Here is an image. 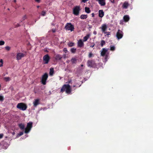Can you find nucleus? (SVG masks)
<instances>
[{"label": "nucleus", "instance_id": "27", "mask_svg": "<svg viewBox=\"0 0 153 153\" xmlns=\"http://www.w3.org/2000/svg\"><path fill=\"white\" fill-rule=\"evenodd\" d=\"M105 44V41L104 40H101V47H102Z\"/></svg>", "mask_w": 153, "mask_h": 153}, {"label": "nucleus", "instance_id": "9", "mask_svg": "<svg viewBox=\"0 0 153 153\" xmlns=\"http://www.w3.org/2000/svg\"><path fill=\"white\" fill-rule=\"evenodd\" d=\"M26 56V54H24L22 53H17L16 56V59L18 60H20L22 59V58Z\"/></svg>", "mask_w": 153, "mask_h": 153}, {"label": "nucleus", "instance_id": "54", "mask_svg": "<svg viewBox=\"0 0 153 153\" xmlns=\"http://www.w3.org/2000/svg\"><path fill=\"white\" fill-rule=\"evenodd\" d=\"M73 87H76V85H74L73 86Z\"/></svg>", "mask_w": 153, "mask_h": 153}, {"label": "nucleus", "instance_id": "36", "mask_svg": "<svg viewBox=\"0 0 153 153\" xmlns=\"http://www.w3.org/2000/svg\"><path fill=\"white\" fill-rule=\"evenodd\" d=\"M3 63V60L2 59H1L0 60V67L2 66Z\"/></svg>", "mask_w": 153, "mask_h": 153}, {"label": "nucleus", "instance_id": "8", "mask_svg": "<svg viewBox=\"0 0 153 153\" xmlns=\"http://www.w3.org/2000/svg\"><path fill=\"white\" fill-rule=\"evenodd\" d=\"M123 32L120 30H118L116 34V37L118 39H119L123 37Z\"/></svg>", "mask_w": 153, "mask_h": 153}, {"label": "nucleus", "instance_id": "22", "mask_svg": "<svg viewBox=\"0 0 153 153\" xmlns=\"http://www.w3.org/2000/svg\"><path fill=\"white\" fill-rule=\"evenodd\" d=\"M85 12L87 13H90L91 11L90 9V8L87 7H85Z\"/></svg>", "mask_w": 153, "mask_h": 153}, {"label": "nucleus", "instance_id": "47", "mask_svg": "<svg viewBox=\"0 0 153 153\" xmlns=\"http://www.w3.org/2000/svg\"><path fill=\"white\" fill-rule=\"evenodd\" d=\"M35 1L38 3H39L40 2V0H35Z\"/></svg>", "mask_w": 153, "mask_h": 153}, {"label": "nucleus", "instance_id": "21", "mask_svg": "<svg viewBox=\"0 0 153 153\" xmlns=\"http://www.w3.org/2000/svg\"><path fill=\"white\" fill-rule=\"evenodd\" d=\"M88 17L87 15L82 14L80 16V18L82 19H86Z\"/></svg>", "mask_w": 153, "mask_h": 153}, {"label": "nucleus", "instance_id": "2", "mask_svg": "<svg viewBox=\"0 0 153 153\" xmlns=\"http://www.w3.org/2000/svg\"><path fill=\"white\" fill-rule=\"evenodd\" d=\"M16 107L22 111H24L26 109L27 106L26 104L23 103H20L17 104Z\"/></svg>", "mask_w": 153, "mask_h": 153}, {"label": "nucleus", "instance_id": "32", "mask_svg": "<svg viewBox=\"0 0 153 153\" xmlns=\"http://www.w3.org/2000/svg\"><path fill=\"white\" fill-rule=\"evenodd\" d=\"M4 42L3 41H0V45H3L4 44Z\"/></svg>", "mask_w": 153, "mask_h": 153}, {"label": "nucleus", "instance_id": "5", "mask_svg": "<svg viewBox=\"0 0 153 153\" xmlns=\"http://www.w3.org/2000/svg\"><path fill=\"white\" fill-rule=\"evenodd\" d=\"M32 123L31 122L27 123V127L25 128V133L27 134L29 132L32 127Z\"/></svg>", "mask_w": 153, "mask_h": 153}, {"label": "nucleus", "instance_id": "4", "mask_svg": "<svg viewBox=\"0 0 153 153\" xmlns=\"http://www.w3.org/2000/svg\"><path fill=\"white\" fill-rule=\"evenodd\" d=\"M80 10V7L79 6H76L73 9V13L75 15L78 16Z\"/></svg>", "mask_w": 153, "mask_h": 153}, {"label": "nucleus", "instance_id": "29", "mask_svg": "<svg viewBox=\"0 0 153 153\" xmlns=\"http://www.w3.org/2000/svg\"><path fill=\"white\" fill-rule=\"evenodd\" d=\"M110 47L111 51H114L115 50V48L114 46H110Z\"/></svg>", "mask_w": 153, "mask_h": 153}, {"label": "nucleus", "instance_id": "26", "mask_svg": "<svg viewBox=\"0 0 153 153\" xmlns=\"http://www.w3.org/2000/svg\"><path fill=\"white\" fill-rule=\"evenodd\" d=\"M70 51L72 53H74L76 52V49L74 48H72L71 49Z\"/></svg>", "mask_w": 153, "mask_h": 153}, {"label": "nucleus", "instance_id": "19", "mask_svg": "<svg viewBox=\"0 0 153 153\" xmlns=\"http://www.w3.org/2000/svg\"><path fill=\"white\" fill-rule=\"evenodd\" d=\"M20 129L22 130H25V126L24 124L20 123L18 125Z\"/></svg>", "mask_w": 153, "mask_h": 153}, {"label": "nucleus", "instance_id": "30", "mask_svg": "<svg viewBox=\"0 0 153 153\" xmlns=\"http://www.w3.org/2000/svg\"><path fill=\"white\" fill-rule=\"evenodd\" d=\"M46 14V12L45 11H42L41 13V15L42 16H44Z\"/></svg>", "mask_w": 153, "mask_h": 153}, {"label": "nucleus", "instance_id": "35", "mask_svg": "<svg viewBox=\"0 0 153 153\" xmlns=\"http://www.w3.org/2000/svg\"><path fill=\"white\" fill-rule=\"evenodd\" d=\"M4 79L6 81H9L10 80V78L9 77H6L4 78Z\"/></svg>", "mask_w": 153, "mask_h": 153}, {"label": "nucleus", "instance_id": "10", "mask_svg": "<svg viewBox=\"0 0 153 153\" xmlns=\"http://www.w3.org/2000/svg\"><path fill=\"white\" fill-rule=\"evenodd\" d=\"M50 59V57L48 54H46L43 57V60L45 64H48Z\"/></svg>", "mask_w": 153, "mask_h": 153}, {"label": "nucleus", "instance_id": "38", "mask_svg": "<svg viewBox=\"0 0 153 153\" xmlns=\"http://www.w3.org/2000/svg\"><path fill=\"white\" fill-rule=\"evenodd\" d=\"M20 25L19 24H17L14 25V27H19L20 26Z\"/></svg>", "mask_w": 153, "mask_h": 153}, {"label": "nucleus", "instance_id": "57", "mask_svg": "<svg viewBox=\"0 0 153 153\" xmlns=\"http://www.w3.org/2000/svg\"><path fill=\"white\" fill-rule=\"evenodd\" d=\"M8 10H10V9H9V8H8Z\"/></svg>", "mask_w": 153, "mask_h": 153}, {"label": "nucleus", "instance_id": "1", "mask_svg": "<svg viewBox=\"0 0 153 153\" xmlns=\"http://www.w3.org/2000/svg\"><path fill=\"white\" fill-rule=\"evenodd\" d=\"M65 91L66 93L68 94H69L71 92V88L69 85H64L61 88L60 92L63 93Z\"/></svg>", "mask_w": 153, "mask_h": 153}, {"label": "nucleus", "instance_id": "14", "mask_svg": "<svg viewBox=\"0 0 153 153\" xmlns=\"http://www.w3.org/2000/svg\"><path fill=\"white\" fill-rule=\"evenodd\" d=\"M84 43L82 39L79 40L78 42V46L79 47H82L84 46Z\"/></svg>", "mask_w": 153, "mask_h": 153}, {"label": "nucleus", "instance_id": "24", "mask_svg": "<svg viewBox=\"0 0 153 153\" xmlns=\"http://www.w3.org/2000/svg\"><path fill=\"white\" fill-rule=\"evenodd\" d=\"M61 56L59 54L57 55L55 57V59L56 60H60L62 58Z\"/></svg>", "mask_w": 153, "mask_h": 153}, {"label": "nucleus", "instance_id": "18", "mask_svg": "<svg viewBox=\"0 0 153 153\" xmlns=\"http://www.w3.org/2000/svg\"><path fill=\"white\" fill-rule=\"evenodd\" d=\"M39 104V100L36 99L33 102V106L36 107Z\"/></svg>", "mask_w": 153, "mask_h": 153}, {"label": "nucleus", "instance_id": "39", "mask_svg": "<svg viewBox=\"0 0 153 153\" xmlns=\"http://www.w3.org/2000/svg\"><path fill=\"white\" fill-rule=\"evenodd\" d=\"M93 56V54L91 53H89V55H88V57L89 58Z\"/></svg>", "mask_w": 153, "mask_h": 153}, {"label": "nucleus", "instance_id": "41", "mask_svg": "<svg viewBox=\"0 0 153 153\" xmlns=\"http://www.w3.org/2000/svg\"><path fill=\"white\" fill-rule=\"evenodd\" d=\"M94 45L95 44H94V43H92L91 45H90V47L91 48H93L94 46Z\"/></svg>", "mask_w": 153, "mask_h": 153}, {"label": "nucleus", "instance_id": "56", "mask_svg": "<svg viewBox=\"0 0 153 153\" xmlns=\"http://www.w3.org/2000/svg\"><path fill=\"white\" fill-rule=\"evenodd\" d=\"M14 134H15V133L14 132H13V134L14 135Z\"/></svg>", "mask_w": 153, "mask_h": 153}, {"label": "nucleus", "instance_id": "50", "mask_svg": "<svg viewBox=\"0 0 153 153\" xmlns=\"http://www.w3.org/2000/svg\"><path fill=\"white\" fill-rule=\"evenodd\" d=\"M94 34H97V32L96 31H94L93 33Z\"/></svg>", "mask_w": 153, "mask_h": 153}, {"label": "nucleus", "instance_id": "58", "mask_svg": "<svg viewBox=\"0 0 153 153\" xmlns=\"http://www.w3.org/2000/svg\"><path fill=\"white\" fill-rule=\"evenodd\" d=\"M81 86V85H79V87Z\"/></svg>", "mask_w": 153, "mask_h": 153}, {"label": "nucleus", "instance_id": "44", "mask_svg": "<svg viewBox=\"0 0 153 153\" xmlns=\"http://www.w3.org/2000/svg\"><path fill=\"white\" fill-rule=\"evenodd\" d=\"M4 136V135L3 134H0V139L2 138L3 136Z\"/></svg>", "mask_w": 153, "mask_h": 153}, {"label": "nucleus", "instance_id": "53", "mask_svg": "<svg viewBox=\"0 0 153 153\" xmlns=\"http://www.w3.org/2000/svg\"><path fill=\"white\" fill-rule=\"evenodd\" d=\"M14 2H16V0H14Z\"/></svg>", "mask_w": 153, "mask_h": 153}, {"label": "nucleus", "instance_id": "33", "mask_svg": "<svg viewBox=\"0 0 153 153\" xmlns=\"http://www.w3.org/2000/svg\"><path fill=\"white\" fill-rule=\"evenodd\" d=\"M5 48L7 50L9 51L10 49V48L9 46H7L5 47Z\"/></svg>", "mask_w": 153, "mask_h": 153}, {"label": "nucleus", "instance_id": "49", "mask_svg": "<svg viewBox=\"0 0 153 153\" xmlns=\"http://www.w3.org/2000/svg\"><path fill=\"white\" fill-rule=\"evenodd\" d=\"M123 22V20H120V24H122V22Z\"/></svg>", "mask_w": 153, "mask_h": 153}, {"label": "nucleus", "instance_id": "3", "mask_svg": "<svg viewBox=\"0 0 153 153\" xmlns=\"http://www.w3.org/2000/svg\"><path fill=\"white\" fill-rule=\"evenodd\" d=\"M65 29L66 30H70L71 31H74V25L71 23H68L65 27Z\"/></svg>", "mask_w": 153, "mask_h": 153}, {"label": "nucleus", "instance_id": "11", "mask_svg": "<svg viewBox=\"0 0 153 153\" xmlns=\"http://www.w3.org/2000/svg\"><path fill=\"white\" fill-rule=\"evenodd\" d=\"M101 28L102 32L104 33L105 34H106L107 33V32H105L107 28V27L106 24H104L102 25Z\"/></svg>", "mask_w": 153, "mask_h": 153}, {"label": "nucleus", "instance_id": "55", "mask_svg": "<svg viewBox=\"0 0 153 153\" xmlns=\"http://www.w3.org/2000/svg\"><path fill=\"white\" fill-rule=\"evenodd\" d=\"M39 6H37V8H39Z\"/></svg>", "mask_w": 153, "mask_h": 153}, {"label": "nucleus", "instance_id": "25", "mask_svg": "<svg viewBox=\"0 0 153 153\" xmlns=\"http://www.w3.org/2000/svg\"><path fill=\"white\" fill-rule=\"evenodd\" d=\"M54 73V70L53 68H51L50 69V75L51 76L53 75V74Z\"/></svg>", "mask_w": 153, "mask_h": 153}, {"label": "nucleus", "instance_id": "16", "mask_svg": "<svg viewBox=\"0 0 153 153\" xmlns=\"http://www.w3.org/2000/svg\"><path fill=\"white\" fill-rule=\"evenodd\" d=\"M104 12L102 10H100L99 11V16L100 17H102L104 16Z\"/></svg>", "mask_w": 153, "mask_h": 153}, {"label": "nucleus", "instance_id": "17", "mask_svg": "<svg viewBox=\"0 0 153 153\" xmlns=\"http://www.w3.org/2000/svg\"><path fill=\"white\" fill-rule=\"evenodd\" d=\"M123 19L124 21L126 22H128L130 19L129 16L128 15H125L123 17Z\"/></svg>", "mask_w": 153, "mask_h": 153}, {"label": "nucleus", "instance_id": "42", "mask_svg": "<svg viewBox=\"0 0 153 153\" xmlns=\"http://www.w3.org/2000/svg\"><path fill=\"white\" fill-rule=\"evenodd\" d=\"M105 59L106 60V61H107V58H108V55L107 54H106L105 55Z\"/></svg>", "mask_w": 153, "mask_h": 153}, {"label": "nucleus", "instance_id": "40", "mask_svg": "<svg viewBox=\"0 0 153 153\" xmlns=\"http://www.w3.org/2000/svg\"><path fill=\"white\" fill-rule=\"evenodd\" d=\"M23 134V132L22 131H21V132H19V133L18 134V135L19 136H21Z\"/></svg>", "mask_w": 153, "mask_h": 153}, {"label": "nucleus", "instance_id": "28", "mask_svg": "<svg viewBox=\"0 0 153 153\" xmlns=\"http://www.w3.org/2000/svg\"><path fill=\"white\" fill-rule=\"evenodd\" d=\"M74 45V43L72 42H70L68 44V46L70 47L73 46Z\"/></svg>", "mask_w": 153, "mask_h": 153}, {"label": "nucleus", "instance_id": "23", "mask_svg": "<svg viewBox=\"0 0 153 153\" xmlns=\"http://www.w3.org/2000/svg\"><path fill=\"white\" fill-rule=\"evenodd\" d=\"M71 61L73 64H76L77 62V60L76 58H72L71 59Z\"/></svg>", "mask_w": 153, "mask_h": 153}, {"label": "nucleus", "instance_id": "6", "mask_svg": "<svg viewBox=\"0 0 153 153\" xmlns=\"http://www.w3.org/2000/svg\"><path fill=\"white\" fill-rule=\"evenodd\" d=\"M48 74L45 73L42 76L41 82L43 85H45L46 84V81L48 78Z\"/></svg>", "mask_w": 153, "mask_h": 153}, {"label": "nucleus", "instance_id": "48", "mask_svg": "<svg viewBox=\"0 0 153 153\" xmlns=\"http://www.w3.org/2000/svg\"><path fill=\"white\" fill-rule=\"evenodd\" d=\"M92 17H94V13H92L91 14Z\"/></svg>", "mask_w": 153, "mask_h": 153}, {"label": "nucleus", "instance_id": "52", "mask_svg": "<svg viewBox=\"0 0 153 153\" xmlns=\"http://www.w3.org/2000/svg\"><path fill=\"white\" fill-rule=\"evenodd\" d=\"M1 85L0 84V91L1 90Z\"/></svg>", "mask_w": 153, "mask_h": 153}, {"label": "nucleus", "instance_id": "46", "mask_svg": "<svg viewBox=\"0 0 153 153\" xmlns=\"http://www.w3.org/2000/svg\"><path fill=\"white\" fill-rule=\"evenodd\" d=\"M52 32H53V33H54L56 32V29H52Z\"/></svg>", "mask_w": 153, "mask_h": 153}, {"label": "nucleus", "instance_id": "34", "mask_svg": "<svg viewBox=\"0 0 153 153\" xmlns=\"http://www.w3.org/2000/svg\"><path fill=\"white\" fill-rule=\"evenodd\" d=\"M4 100V97L1 96H0V101H2Z\"/></svg>", "mask_w": 153, "mask_h": 153}, {"label": "nucleus", "instance_id": "20", "mask_svg": "<svg viewBox=\"0 0 153 153\" xmlns=\"http://www.w3.org/2000/svg\"><path fill=\"white\" fill-rule=\"evenodd\" d=\"M90 36V35L89 34H87L84 37L83 39V41L84 42H85L87 41L88 39L89 38Z\"/></svg>", "mask_w": 153, "mask_h": 153}, {"label": "nucleus", "instance_id": "12", "mask_svg": "<svg viewBox=\"0 0 153 153\" xmlns=\"http://www.w3.org/2000/svg\"><path fill=\"white\" fill-rule=\"evenodd\" d=\"M129 5V3L127 1H126L123 3L122 7L123 9H126L128 8Z\"/></svg>", "mask_w": 153, "mask_h": 153}, {"label": "nucleus", "instance_id": "37", "mask_svg": "<svg viewBox=\"0 0 153 153\" xmlns=\"http://www.w3.org/2000/svg\"><path fill=\"white\" fill-rule=\"evenodd\" d=\"M63 51L65 53H66L68 52V50L66 48H64L63 49Z\"/></svg>", "mask_w": 153, "mask_h": 153}, {"label": "nucleus", "instance_id": "15", "mask_svg": "<svg viewBox=\"0 0 153 153\" xmlns=\"http://www.w3.org/2000/svg\"><path fill=\"white\" fill-rule=\"evenodd\" d=\"M99 2V3L102 6H104L105 5L106 3L105 0H97Z\"/></svg>", "mask_w": 153, "mask_h": 153}, {"label": "nucleus", "instance_id": "45", "mask_svg": "<svg viewBox=\"0 0 153 153\" xmlns=\"http://www.w3.org/2000/svg\"><path fill=\"white\" fill-rule=\"evenodd\" d=\"M110 1L111 2L113 3H115V2L114 0H110Z\"/></svg>", "mask_w": 153, "mask_h": 153}, {"label": "nucleus", "instance_id": "43", "mask_svg": "<svg viewBox=\"0 0 153 153\" xmlns=\"http://www.w3.org/2000/svg\"><path fill=\"white\" fill-rule=\"evenodd\" d=\"M88 0H82V1L84 3H86Z\"/></svg>", "mask_w": 153, "mask_h": 153}, {"label": "nucleus", "instance_id": "31", "mask_svg": "<svg viewBox=\"0 0 153 153\" xmlns=\"http://www.w3.org/2000/svg\"><path fill=\"white\" fill-rule=\"evenodd\" d=\"M27 18V17L26 15L22 17V20H21L20 21V22H22L23 21L25 20Z\"/></svg>", "mask_w": 153, "mask_h": 153}, {"label": "nucleus", "instance_id": "13", "mask_svg": "<svg viewBox=\"0 0 153 153\" xmlns=\"http://www.w3.org/2000/svg\"><path fill=\"white\" fill-rule=\"evenodd\" d=\"M107 50L105 48H103L102 49L101 52V55L102 56H104L106 55V53L107 52Z\"/></svg>", "mask_w": 153, "mask_h": 153}, {"label": "nucleus", "instance_id": "7", "mask_svg": "<svg viewBox=\"0 0 153 153\" xmlns=\"http://www.w3.org/2000/svg\"><path fill=\"white\" fill-rule=\"evenodd\" d=\"M87 65L88 67L94 68L96 65L95 61L93 60H88L87 62Z\"/></svg>", "mask_w": 153, "mask_h": 153}, {"label": "nucleus", "instance_id": "51", "mask_svg": "<svg viewBox=\"0 0 153 153\" xmlns=\"http://www.w3.org/2000/svg\"><path fill=\"white\" fill-rule=\"evenodd\" d=\"M81 67H83V65H82H82H81Z\"/></svg>", "mask_w": 153, "mask_h": 153}]
</instances>
